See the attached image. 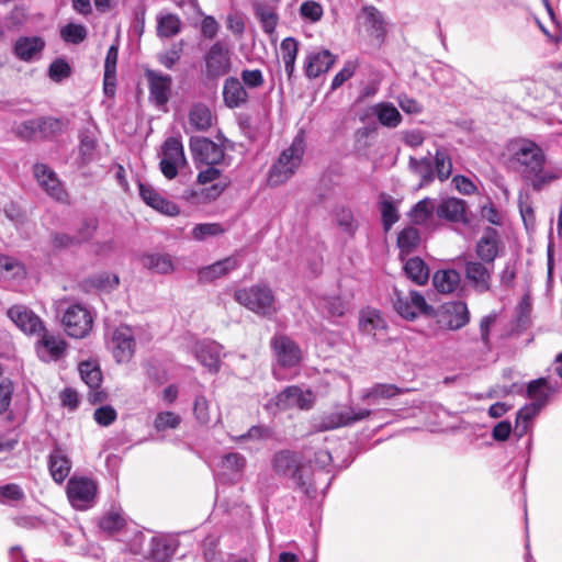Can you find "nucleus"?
<instances>
[{
    "label": "nucleus",
    "instance_id": "f257e3e1",
    "mask_svg": "<svg viewBox=\"0 0 562 562\" xmlns=\"http://www.w3.org/2000/svg\"><path fill=\"white\" fill-rule=\"evenodd\" d=\"M508 150V167L533 191H542L562 178L561 169L546 167V155L535 142L516 139L509 144Z\"/></svg>",
    "mask_w": 562,
    "mask_h": 562
},
{
    "label": "nucleus",
    "instance_id": "f03ea898",
    "mask_svg": "<svg viewBox=\"0 0 562 562\" xmlns=\"http://www.w3.org/2000/svg\"><path fill=\"white\" fill-rule=\"evenodd\" d=\"M270 347L276 358L272 368L273 376L280 381L294 378L303 359L300 346L286 335L278 334L271 338Z\"/></svg>",
    "mask_w": 562,
    "mask_h": 562
},
{
    "label": "nucleus",
    "instance_id": "7ed1b4c3",
    "mask_svg": "<svg viewBox=\"0 0 562 562\" xmlns=\"http://www.w3.org/2000/svg\"><path fill=\"white\" fill-rule=\"evenodd\" d=\"M305 148V132L301 128L291 146L284 149L271 166L268 177L270 186L283 184L295 173L302 162Z\"/></svg>",
    "mask_w": 562,
    "mask_h": 562
},
{
    "label": "nucleus",
    "instance_id": "20e7f679",
    "mask_svg": "<svg viewBox=\"0 0 562 562\" xmlns=\"http://www.w3.org/2000/svg\"><path fill=\"white\" fill-rule=\"evenodd\" d=\"M234 299L250 312L262 317H270L278 312L274 292L263 282L236 290Z\"/></svg>",
    "mask_w": 562,
    "mask_h": 562
},
{
    "label": "nucleus",
    "instance_id": "39448f33",
    "mask_svg": "<svg viewBox=\"0 0 562 562\" xmlns=\"http://www.w3.org/2000/svg\"><path fill=\"white\" fill-rule=\"evenodd\" d=\"M272 469L279 476L293 479L305 494L314 496L312 480L307 482L303 479L306 467L302 453L290 450L278 451L272 458Z\"/></svg>",
    "mask_w": 562,
    "mask_h": 562
},
{
    "label": "nucleus",
    "instance_id": "423d86ee",
    "mask_svg": "<svg viewBox=\"0 0 562 562\" xmlns=\"http://www.w3.org/2000/svg\"><path fill=\"white\" fill-rule=\"evenodd\" d=\"M234 53L223 41L214 42L202 57V74L207 80H217L232 70Z\"/></svg>",
    "mask_w": 562,
    "mask_h": 562
},
{
    "label": "nucleus",
    "instance_id": "0eeeda50",
    "mask_svg": "<svg viewBox=\"0 0 562 562\" xmlns=\"http://www.w3.org/2000/svg\"><path fill=\"white\" fill-rule=\"evenodd\" d=\"M392 303L396 313L407 321H414L419 314L430 316L434 313V307L416 290H409L405 293L395 288Z\"/></svg>",
    "mask_w": 562,
    "mask_h": 562
},
{
    "label": "nucleus",
    "instance_id": "6e6552de",
    "mask_svg": "<svg viewBox=\"0 0 562 562\" xmlns=\"http://www.w3.org/2000/svg\"><path fill=\"white\" fill-rule=\"evenodd\" d=\"M61 325L69 337L80 339L92 329L93 317L86 306L74 303L63 311Z\"/></svg>",
    "mask_w": 562,
    "mask_h": 562
},
{
    "label": "nucleus",
    "instance_id": "1a4fd4ad",
    "mask_svg": "<svg viewBox=\"0 0 562 562\" xmlns=\"http://www.w3.org/2000/svg\"><path fill=\"white\" fill-rule=\"evenodd\" d=\"M67 496L74 508L89 509L97 502L98 484L91 477L74 475L67 483Z\"/></svg>",
    "mask_w": 562,
    "mask_h": 562
},
{
    "label": "nucleus",
    "instance_id": "9d476101",
    "mask_svg": "<svg viewBox=\"0 0 562 562\" xmlns=\"http://www.w3.org/2000/svg\"><path fill=\"white\" fill-rule=\"evenodd\" d=\"M159 168L167 179H175L180 169L187 165L184 149L180 137H168L160 148Z\"/></svg>",
    "mask_w": 562,
    "mask_h": 562
},
{
    "label": "nucleus",
    "instance_id": "9b49d317",
    "mask_svg": "<svg viewBox=\"0 0 562 562\" xmlns=\"http://www.w3.org/2000/svg\"><path fill=\"white\" fill-rule=\"evenodd\" d=\"M430 316H435L440 328L459 330L470 322V312L463 301H450L441 304Z\"/></svg>",
    "mask_w": 562,
    "mask_h": 562
},
{
    "label": "nucleus",
    "instance_id": "f8f14e48",
    "mask_svg": "<svg viewBox=\"0 0 562 562\" xmlns=\"http://www.w3.org/2000/svg\"><path fill=\"white\" fill-rule=\"evenodd\" d=\"M37 335L40 339L35 344V350L41 361L57 362L66 357L68 344L63 337L48 333L45 327Z\"/></svg>",
    "mask_w": 562,
    "mask_h": 562
},
{
    "label": "nucleus",
    "instance_id": "ddd939ff",
    "mask_svg": "<svg viewBox=\"0 0 562 562\" xmlns=\"http://www.w3.org/2000/svg\"><path fill=\"white\" fill-rule=\"evenodd\" d=\"M495 265L481 260H467L464 262V277L469 285L477 293L488 292L492 288V278Z\"/></svg>",
    "mask_w": 562,
    "mask_h": 562
},
{
    "label": "nucleus",
    "instance_id": "4468645a",
    "mask_svg": "<svg viewBox=\"0 0 562 562\" xmlns=\"http://www.w3.org/2000/svg\"><path fill=\"white\" fill-rule=\"evenodd\" d=\"M274 405L279 409L299 407L300 409H310L314 403V394L310 389H302L297 385L286 386L273 398Z\"/></svg>",
    "mask_w": 562,
    "mask_h": 562
},
{
    "label": "nucleus",
    "instance_id": "2eb2a0df",
    "mask_svg": "<svg viewBox=\"0 0 562 562\" xmlns=\"http://www.w3.org/2000/svg\"><path fill=\"white\" fill-rule=\"evenodd\" d=\"M144 75L148 83L149 100L158 108L165 106L170 99L172 78L153 69H146Z\"/></svg>",
    "mask_w": 562,
    "mask_h": 562
},
{
    "label": "nucleus",
    "instance_id": "dca6fc26",
    "mask_svg": "<svg viewBox=\"0 0 562 562\" xmlns=\"http://www.w3.org/2000/svg\"><path fill=\"white\" fill-rule=\"evenodd\" d=\"M7 316L26 335H37L44 330L43 321L27 306L13 305Z\"/></svg>",
    "mask_w": 562,
    "mask_h": 562
},
{
    "label": "nucleus",
    "instance_id": "f3484780",
    "mask_svg": "<svg viewBox=\"0 0 562 562\" xmlns=\"http://www.w3.org/2000/svg\"><path fill=\"white\" fill-rule=\"evenodd\" d=\"M190 149L194 160L201 164L220 165L224 160V149L205 137L191 138Z\"/></svg>",
    "mask_w": 562,
    "mask_h": 562
},
{
    "label": "nucleus",
    "instance_id": "a211bd4d",
    "mask_svg": "<svg viewBox=\"0 0 562 562\" xmlns=\"http://www.w3.org/2000/svg\"><path fill=\"white\" fill-rule=\"evenodd\" d=\"M501 249L502 239L499 233L493 227L485 228L475 245L477 258L481 261L487 262V265H495V259L498 257Z\"/></svg>",
    "mask_w": 562,
    "mask_h": 562
},
{
    "label": "nucleus",
    "instance_id": "6ab92c4d",
    "mask_svg": "<svg viewBox=\"0 0 562 562\" xmlns=\"http://www.w3.org/2000/svg\"><path fill=\"white\" fill-rule=\"evenodd\" d=\"M371 415L369 408L350 407L346 412L331 413L324 416L322 423L318 424V430L333 429L337 427L350 426L368 418Z\"/></svg>",
    "mask_w": 562,
    "mask_h": 562
},
{
    "label": "nucleus",
    "instance_id": "aec40b11",
    "mask_svg": "<svg viewBox=\"0 0 562 562\" xmlns=\"http://www.w3.org/2000/svg\"><path fill=\"white\" fill-rule=\"evenodd\" d=\"M111 349L119 363L131 360L135 351V341L130 327H119L113 331Z\"/></svg>",
    "mask_w": 562,
    "mask_h": 562
},
{
    "label": "nucleus",
    "instance_id": "412c9836",
    "mask_svg": "<svg viewBox=\"0 0 562 562\" xmlns=\"http://www.w3.org/2000/svg\"><path fill=\"white\" fill-rule=\"evenodd\" d=\"M358 329L362 335L375 338L378 333L387 329V322L380 310L366 306L359 311Z\"/></svg>",
    "mask_w": 562,
    "mask_h": 562
},
{
    "label": "nucleus",
    "instance_id": "4be33fe9",
    "mask_svg": "<svg viewBox=\"0 0 562 562\" xmlns=\"http://www.w3.org/2000/svg\"><path fill=\"white\" fill-rule=\"evenodd\" d=\"M34 176L40 186L45 192L57 201H63L66 198V191L61 182L58 180L56 173L44 164L34 166Z\"/></svg>",
    "mask_w": 562,
    "mask_h": 562
},
{
    "label": "nucleus",
    "instance_id": "5701e85b",
    "mask_svg": "<svg viewBox=\"0 0 562 562\" xmlns=\"http://www.w3.org/2000/svg\"><path fill=\"white\" fill-rule=\"evenodd\" d=\"M357 23L372 37L382 40L385 34L384 20L381 12L372 5L364 7L357 15Z\"/></svg>",
    "mask_w": 562,
    "mask_h": 562
},
{
    "label": "nucleus",
    "instance_id": "b1692460",
    "mask_svg": "<svg viewBox=\"0 0 562 562\" xmlns=\"http://www.w3.org/2000/svg\"><path fill=\"white\" fill-rule=\"evenodd\" d=\"M239 266L240 260L238 256L233 255L210 266L201 268L198 271V277L201 282H211L215 279L227 276L231 271L236 270Z\"/></svg>",
    "mask_w": 562,
    "mask_h": 562
},
{
    "label": "nucleus",
    "instance_id": "393cba45",
    "mask_svg": "<svg viewBox=\"0 0 562 562\" xmlns=\"http://www.w3.org/2000/svg\"><path fill=\"white\" fill-rule=\"evenodd\" d=\"M45 41L40 36H21L15 41L14 55L23 61H33L41 57Z\"/></svg>",
    "mask_w": 562,
    "mask_h": 562
},
{
    "label": "nucleus",
    "instance_id": "a878e982",
    "mask_svg": "<svg viewBox=\"0 0 562 562\" xmlns=\"http://www.w3.org/2000/svg\"><path fill=\"white\" fill-rule=\"evenodd\" d=\"M138 188L139 195L147 205L167 215L179 213L177 204L161 196L151 186L139 182Z\"/></svg>",
    "mask_w": 562,
    "mask_h": 562
},
{
    "label": "nucleus",
    "instance_id": "bb28decb",
    "mask_svg": "<svg viewBox=\"0 0 562 562\" xmlns=\"http://www.w3.org/2000/svg\"><path fill=\"white\" fill-rule=\"evenodd\" d=\"M439 218L452 223H468L465 202L457 198H447L436 206Z\"/></svg>",
    "mask_w": 562,
    "mask_h": 562
},
{
    "label": "nucleus",
    "instance_id": "cd10ccee",
    "mask_svg": "<svg viewBox=\"0 0 562 562\" xmlns=\"http://www.w3.org/2000/svg\"><path fill=\"white\" fill-rule=\"evenodd\" d=\"M248 92L241 81L236 77H228L223 85V100L227 108L236 109L248 101Z\"/></svg>",
    "mask_w": 562,
    "mask_h": 562
},
{
    "label": "nucleus",
    "instance_id": "c85d7f7f",
    "mask_svg": "<svg viewBox=\"0 0 562 562\" xmlns=\"http://www.w3.org/2000/svg\"><path fill=\"white\" fill-rule=\"evenodd\" d=\"M48 469L53 480L61 484L70 473L71 461L59 446L54 447L48 456Z\"/></svg>",
    "mask_w": 562,
    "mask_h": 562
},
{
    "label": "nucleus",
    "instance_id": "c756f323",
    "mask_svg": "<svg viewBox=\"0 0 562 562\" xmlns=\"http://www.w3.org/2000/svg\"><path fill=\"white\" fill-rule=\"evenodd\" d=\"M195 353L202 366L210 371L217 372L220 369L222 346L213 340H204L196 344Z\"/></svg>",
    "mask_w": 562,
    "mask_h": 562
},
{
    "label": "nucleus",
    "instance_id": "7c9ffc66",
    "mask_svg": "<svg viewBox=\"0 0 562 562\" xmlns=\"http://www.w3.org/2000/svg\"><path fill=\"white\" fill-rule=\"evenodd\" d=\"M404 393V390L395 384L375 383L361 391L360 398L368 405H378L382 400H390Z\"/></svg>",
    "mask_w": 562,
    "mask_h": 562
},
{
    "label": "nucleus",
    "instance_id": "2f4dec72",
    "mask_svg": "<svg viewBox=\"0 0 562 562\" xmlns=\"http://www.w3.org/2000/svg\"><path fill=\"white\" fill-rule=\"evenodd\" d=\"M408 169L419 177V188L429 186L435 181L434 164L430 159V154L422 158L411 156L408 158Z\"/></svg>",
    "mask_w": 562,
    "mask_h": 562
},
{
    "label": "nucleus",
    "instance_id": "473e14b6",
    "mask_svg": "<svg viewBox=\"0 0 562 562\" xmlns=\"http://www.w3.org/2000/svg\"><path fill=\"white\" fill-rule=\"evenodd\" d=\"M460 273L454 269H441L437 270L432 276L434 288L442 293H453L460 284Z\"/></svg>",
    "mask_w": 562,
    "mask_h": 562
},
{
    "label": "nucleus",
    "instance_id": "72a5a7b5",
    "mask_svg": "<svg viewBox=\"0 0 562 562\" xmlns=\"http://www.w3.org/2000/svg\"><path fill=\"white\" fill-rule=\"evenodd\" d=\"M555 392V387L550 384L548 379L539 378L537 380H532L528 383L527 386V395L528 397L536 404H539L540 407H543L550 396Z\"/></svg>",
    "mask_w": 562,
    "mask_h": 562
},
{
    "label": "nucleus",
    "instance_id": "f704fd0d",
    "mask_svg": "<svg viewBox=\"0 0 562 562\" xmlns=\"http://www.w3.org/2000/svg\"><path fill=\"white\" fill-rule=\"evenodd\" d=\"M379 123L389 128L397 127L402 122L398 110L390 102H380L371 108Z\"/></svg>",
    "mask_w": 562,
    "mask_h": 562
},
{
    "label": "nucleus",
    "instance_id": "c9c22d12",
    "mask_svg": "<svg viewBox=\"0 0 562 562\" xmlns=\"http://www.w3.org/2000/svg\"><path fill=\"white\" fill-rule=\"evenodd\" d=\"M405 276L417 285H425L429 280V268L419 257L407 259L403 266Z\"/></svg>",
    "mask_w": 562,
    "mask_h": 562
},
{
    "label": "nucleus",
    "instance_id": "e433bc0d",
    "mask_svg": "<svg viewBox=\"0 0 562 562\" xmlns=\"http://www.w3.org/2000/svg\"><path fill=\"white\" fill-rule=\"evenodd\" d=\"M432 164L435 179L437 178L441 182H445L451 177L453 166L449 148L446 146H439L435 151Z\"/></svg>",
    "mask_w": 562,
    "mask_h": 562
},
{
    "label": "nucleus",
    "instance_id": "4c0bfd02",
    "mask_svg": "<svg viewBox=\"0 0 562 562\" xmlns=\"http://www.w3.org/2000/svg\"><path fill=\"white\" fill-rule=\"evenodd\" d=\"M140 260L142 265L154 273L169 274L175 269L171 257L166 254H147Z\"/></svg>",
    "mask_w": 562,
    "mask_h": 562
},
{
    "label": "nucleus",
    "instance_id": "58836bf2",
    "mask_svg": "<svg viewBox=\"0 0 562 562\" xmlns=\"http://www.w3.org/2000/svg\"><path fill=\"white\" fill-rule=\"evenodd\" d=\"M419 244V232L413 226L404 227L397 235V247L400 249V256L402 259L404 256L415 251Z\"/></svg>",
    "mask_w": 562,
    "mask_h": 562
},
{
    "label": "nucleus",
    "instance_id": "ea45409f",
    "mask_svg": "<svg viewBox=\"0 0 562 562\" xmlns=\"http://www.w3.org/2000/svg\"><path fill=\"white\" fill-rule=\"evenodd\" d=\"M157 35L161 38L176 36L181 31V20L177 14L166 13L157 15Z\"/></svg>",
    "mask_w": 562,
    "mask_h": 562
},
{
    "label": "nucleus",
    "instance_id": "a19ab883",
    "mask_svg": "<svg viewBox=\"0 0 562 562\" xmlns=\"http://www.w3.org/2000/svg\"><path fill=\"white\" fill-rule=\"evenodd\" d=\"M189 123L196 131L209 130L213 124L210 108L202 103L193 105L189 112Z\"/></svg>",
    "mask_w": 562,
    "mask_h": 562
},
{
    "label": "nucleus",
    "instance_id": "79ce46f5",
    "mask_svg": "<svg viewBox=\"0 0 562 562\" xmlns=\"http://www.w3.org/2000/svg\"><path fill=\"white\" fill-rule=\"evenodd\" d=\"M436 212L435 201L425 198L418 201L409 211L408 216L415 225H426Z\"/></svg>",
    "mask_w": 562,
    "mask_h": 562
},
{
    "label": "nucleus",
    "instance_id": "37998d69",
    "mask_svg": "<svg viewBox=\"0 0 562 562\" xmlns=\"http://www.w3.org/2000/svg\"><path fill=\"white\" fill-rule=\"evenodd\" d=\"M175 546L166 540L153 538L150 542V555L156 562H168L175 554Z\"/></svg>",
    "mask_w": 562,
    "mask_h": 562
},
{
    "label": "nucleus",
    "instance_id": "c03bdc74",
    "mask_svg": "<svg viewBox=\"0 0 562 562\" xmlns=\"http://www.w3.org/2000/svg\"><path fill=\"white\" fill-rule=\"evenodd\" d=\"M380 212L383 228L387 232L400 218L397 206L391 196L383 195V199L380 202Z\"/></svg>",
    "mask_w": 562,
    "mask_h": 562
},
{
    "label": "nucleus",
    "instance_id": "a18cd8bd",
    "mask_svg": "<svg viewBox=\"0 0 562 562\" xmlns=\"http://www.w3.org/2000/svg\"><path fill=\"white\" fill-rule=\"evenodd\" d=\"M79 372L82 381L91 389H99L102 382V373L98 366L91 362H81Z\"/></svg>",
    "mask_w": 562,
    "mask_h": 562
},
{
    "label": "nucleus",
    "instance_id": "49530a36",
    "mask_svg": "<svg viewBox=\"0 0 562 562\" xmlns=\"http://www.w3.org/2000/svg\"><path fill=\"white\" fill-rule=\"evenodd\" d=\"M542 407L539 404L531 402L530 404L521 407L516 417V430L519 431V436L527 432L529 422L538 415Z\"/></svg>",
    "mask_w": 562,
    "mask_h": 562
},
{
    "label": "nucleus",
    "instance_id": "de8ad7c7",
    "mask_svg": "<svg viewBox=\"0 0 562 562\" xmlns=\"http://www.w3.org/2000/svg\"><path fill=\"white\" fill-rule=\"evenodd\" d=\"M335 217L339 228L348 236H353L358 228V223L353 217L352 211L348 207L341 206L337 209Z\"/></svg>",
    "mask_w": 562,
    "mask_h": 562
},
{
    "label": "nucleus",
    "instance_id": "09e8293b",
    "mask_svg": "<svg viewBox=\"0 0 562 562\" xmlns=\"http://www.w3.org/2000/svg\"><path fill=\"white\" fill-rule=\"evenodd\" d=\"M79 154L83 164H88L95 158L97 140L89 132H81Z\"/></svg>",
    "mask_w": 562,
    "mask_h": 562
},
{
    "label": "nucleus",
    "instance_id": "8fccbe9b",
    "mask_svg": "<svg viewBox=\"0 0 562 562\" xmlns=\"http://www.w3.org/2000/svg\"><path fill=\"white\" fill-rule=\"evenodd\" d=\"M36 120L40 125V137H50L58 135L65 128V123L56 117L45 116L37 117Z\"/></svg>",
    "mask_w": 562,
    "mask_h": 562
},
{
    "label": "nucleus",
    "instance_id": "3c124183",
    "mask_svg": "<svg viewBox=\"0 0 562 562\" xmlns=\"http://www.w3.org/2000/svg\"><path fill=\"white\" fill-rule=\"evenodd\" d=\"M72 74V68L65 58H56L48 68V77L54 82H61Z\"/></svg>",
    "mask_w": 562,
    "mask_h": 562
},
{
    "label": "nucleus",
    "instance_id": "603ef678",
    "mask_svg": "<svg viewBox=\"0 0 562 562\" xmlns=\"http://www.w3.org/2000/svg\"><path fill=\"white\" fill-rule=\"evenodd\" d=\"M227 179L220 180L217 183L212 184L209 188L202 189L199 193L192 192L190 195L195 199L199 203H205L217 199L224 189L228 186Z\"/></svg>",
    "mask_w": 562,
    "mask_h": 562
},
{
    "label": "nucleus",
    "instance_id": "864d4df0",
    "mask_svg": "<svg viewBox=\"0 0 562 562\" xmlns=\"http://www.w3.org/2000/svg\"><path fill=\"white\" fill-rule=\"evenodd\" d=\"M226 231L227 228L220 223H202L192 228L191 235L196 240H204L207 237L222 235Z\"/></svg>",
    "mask_w": 562,
    "mask_h": 562
},
{
    "label": "nucleus",
    "instance_id": "5fc2aeb1",
    "mask_svg": "<svg viewBox=\"0 0 562 562\" xmlns=\"http://www.w3.org/2000/svg\"><path fill=\"white\" fill-rule=\"evenodd\" d=\"M60 37L66 43L80 44L87 37V29L82 24L69 23L60 29Z\"/></svg>",
    "mask_w": 562,
    "mask_h": 562
},
{
    "label": "nucleus",
    "instance_id": "6e6d98bb",
    "mask_svg": "<svg viewBox=\"0 0 562 562\" xmlns=\"http://www.w3.org/2000/svg\"><path fill=\"white\" fill-rule=\"evenodd\" d=\"M181 423L180 415L167 411V412H160L157 414V416L154 419V428L157 431H165L168 429H176L179 427Z\"/></svg>",
    "mask_w": 562,
    "mask_h": 562
},
{
    "label": "nucleus",
    "instance_id": "4d7b16f0",
    "mask_svg": "<svg viewBox=\"0 0 562 562\" xmlns=\"http://www.w3.org/2000/svg\"><path fill=\"white\" fill-rule=\"evenodd\" d=\"M318 481L321 480V475H324L326 481V487H328L335 476V472L333 471V467H330L331 454L327 450H318Z\"/></svg>",
    "mask_w": 562,
    "mask_h": 562
},
{
    "label": "nucleus",
    "instance_id": "13d9d810",
    "mask_svg": "<svg viewBox=\"0 0 562 562\" xmlns=\"http://www.w3.org/2000/svg\"><path fill=\"white\" fill-rule=\"evenodd\" d=\"M221 465L232 473H241L246 465V459L238 452H229L222 457Z\"/></svg>",
    "mask_w": 562,
    "mask_h": 562
},
{
    "label": "nucleus",
    "instance_id": "bf43d9fd",
    "mask_svg": "<svg viewBox=\"0 0 562 562\" xmlns=\"http://www.w3.org/2000/svg\"><path fill=\"white\" fill-rule=\"evenodd\" d=\"M25 498L23 490L18 484H5L0 486V503L12 504Z\"/></svg>",
    "mask_w": 562,
    "mask_h": 562
},
{
    "label": "nucleus",
    "instance_id": "052dcab7",
    "mask_svg": "<svg viewBox=\"0 0 562 562\" xmlns=\"http://www.w3.org/2000/svg\"><path fill=\"white\" fill-rule=\"evenodd\" d=\"M182 49V41L175 43L171 45L169 50L158 54V61L167 69H171L179 61Z\"/></svg>",
    "mask_w": 562,
    "mask_h": 562
},
{
    "label": "nucleus",
    "instance_id": "680f3d73",
    "mask_svg": "<svg viewBox=\"0 0 562 562\" xmlns=\"http://www.w3.org/2000/svg\"><path fill=\"white\" fill-rule=\"evenodd\" d=\"M125 524L124 518L117 512H109L100 520V528L109 533L119 531Z\"/></svg>",
    "mask_w": 562,
    "mask_h": 562
},
{
    "label": "nucleus",
    "instance_id": "e2e57ef3",
    "mask_svg": "<svg viewBox=\"0 0 562 562\" xmlns=\"http://www.w3.org/2000/svg\"><path fill=\"white\" fill-rule=\"evenodd\" d=\"M193 415L201 425H206L211 420L210 404L203 395H198L193 404Z\"/></svg>",
    "mask_w": 562,
    "mask_h": 562
},
{
    "label": "nucleus",
    "instance_id": "0e129e2a",
    "mask_svg": "<svg viewBox=\"0 0 562 562\" xmlns=\"http://www.w3.org/2000/svg\"><path fill=\"white\" fill-rule=\"evenodd\" d=\"M93 288L101 291H110L117 286L119 277L116 274L103 272L90 279Z\"/></svg>",
    "mask_w": 562,
    "mask_h": 562
},
{
    "label": "nucleus",
    "instance_id": "69168bd1",
    "mask_svg": "<svg viewBox=\"0 0 562 562\" xmlns=\"http://www.w3.org/2000/svg\"><path fill=\"white\" fill-rule=\"evenodd\" d=\"M0 269L11 272L14 278H22L26 272L23 263L9 256H0Z\"/></svg>",
    "mask_w": 562,
    "mask_h": 562
},
{
    "label": "nucleus",
    "instance_id": "338daca9",
    "mask_svg": "<svg viewBox=\"0 0 562 562\" xmlns=\"http://www.w3.org/2000/svg\"><path fill=\"white\" fill-rule=\"evenodd\" d=\"M241 83L249 89H257L265 83L262 71L259 69H244L240 72Z\"/></svg>",
    "mask_w": 562,
    "mask_h": 562
},
{
    "label": "nucleus",
    "instance_id": "774afa93",
    "mask_svg": "<svg viewBox=\"0 0 562 562\" xmlns=\"http://www.w3.org/2000/svg\"><path fill=\"white\" fill-rule=\"evenodd\" d=\"M40 125L36 119H32L21 123L16 128L15 133L23 139H33L40 137Z\"/></svg>",
    "mask_w": 562,
    "mask_h": 562
}]
</instances>
